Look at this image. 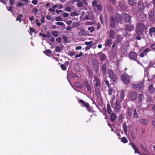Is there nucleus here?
I'll return each mask as SVG.
<instances>
[{"label":"nucleus","mask_w":155,"mask_h":155,"mask_svg":"<svg viewBox=\"0 0 155 155\" xmlns=\"http://www.w3.org/2000/svg\"><path fill=\"white\" fill-rule=\"evenodd\" d=\"M131 20V16L128 14L123 13L121 16L117 14L111 17L110 20V25L113 28L117 27L119 23L124 26L125 23L130 22Z\"/></svg>","instance_id":"1"},{"label":"nucleus","mask_w":155,"mask_h":155,"mask_svg":"<svg viewBox=\"0 0 155 155\" xmlns=\"http://www.w3.org/2000/svg\"><path fill=\"white\" fill-rule=\"evenodd\" d=\"M132 76L127 75V74H123L121 76V79L123 83L125 84H128L130 82Z\"/></svg>","instance_id":"2"},{"label":"nucleus","mask_w":155,"mask_h":155,"mask_svg":"<svg viewBox=\"0 0 155 155\" xmlns=\"http://www.w3.org/2000/svg\"><path fill=\"white\" fill-rule=\"evenodd\" d=\"M138 25L137 29L136 32L138 35H141L142 34L143 31L144 26L141 23H137Z\"/></svg>","instance_id":"3"},{"label":"nucleus","mask_w":155,"mask_h":155,"mask_svg":"<svg viewBox=\"0 0 155 155\" xmlns=\"http://www.w3.org/2000/svg\"><path fill=\"white\" fill-rule=\"evenodd\" d=\"M143 87V84L141 81L135 82L133 83V88L138 90L141 88Z\"/></svg>","instance_id":"4"},{"label":"nucleus","mask_w":155,"mask_h":155,"mask_svg":"<svg viewBox=\"0 0 155 155\" xmlns=\"http://www.w3.org/2000/svg\"><path fill=\"white\" fill-rule=\"evenodd\" d=\"M146 15L144 13H142L137 17V23L143 22L146 19Z\"/></svg>","instance_id":"5"},{"label":"nucleus","mask_w":155,"mask_h":155,"mask_svg":"<svg viewBox=\"0 0 155 155\" xmlns=\"http://www.w3.org/2000/svg\"><path fill=\"white\" fill-rule=\"evenodd\" d=\"M108 74L113 81H115L116 80V76L115 73L111 70H109L107 72Z\"/></svg>","instance_id":"6"},{"label":"nucleus","mask_w":155,"mask_h":155,"mask_svg":"<svg viewBox=\"0 0 155 155\" xmlns=\"http://www.w3.org/2000/svg\"><path fill=\"white\" fill-rule=\"evenodd\" d=\"M138 8L140 12H143L145 7V4L142 1L139 2L138 5Z\"/></svg>","instance_id":"7"},{"label":"nucleus","mask_w":155,"mask_h":155,"mask_svg":"<svg viewBox=\"0 0 155 155\" xmlns=\"http://www.w3.org/2000/svg\"><path fill=\"white\" fill-rule=\"evenodd\" d=\"M107 68V66L106 63L103 64L101 66V68L100 69L101 73L102 72V74L104 75H105Z\"/></svg>","instance_id":"8"},{"label":"nucleus","mask_w":155,"mask_h":155,"mask_svg":"<svg viewBox=\"0 0 155 155\" xmlns=\"http://www.w3.org/2000/svg\"><path fill=\"white\" fill-rule=\"evenodd\" d=\"M94 86L95 87H98L101 85V80L96 76L94 77Z\"/></svg>","instance_id":"9"},{"label":"nucleus","mask_w":155,"mask_h":155,"mask_svg":"<svg viewBox=\"0 0 155 155\" xmlns=\"http://www.w3.org/2000/svg\"><path fill=\"white\" fill-rule=\"evenodd\" d=\"M137 94L135 91L132 92L129 95V98L130 100H135L137 97Z\"/></svg>","instance_id":"10"},{"label":"nucleus","mask_w":155,"mask_h":155,"mask_svg":"<svg viewBox=\"0 0 155 155\" xmlns=\"http://www.w3.org/2000/svg\"><path fill=\"white\" fill-rule=\"evenodd\" d=\"M98 54H99V57L101 61H103L106 59L107 56L105 54H103L101 52L98 53Z\"/></svg>","instance_id":"11"},{"label":"nucleus","mask_w":155,"mask_h":155,"mask_svg":"<svg viewBox=\"0 0 155 155\" xmlns=\"http://www.w3.org/2000/svg\"><path fill=\"white\" fill-rule=\"evenodd\" d=\"M92 43V41H91L90 42H85V44L87 45V46L85 48V50L86 51H87L89 50L91 48L92 45H91Z\"/></svg>","instance_id":"12"},{"label":"nucleus","mask_w":155,"mask_h":155,"mask_svg":"<svg viewBox=\"0 0 155 155\" xmlns=\"http://www.w3.org/2000/svg\"><path fill=\"white\" fill-rule=\"evenodd\" d=\"M129 57L130 59L135 60L137 58L136 54L134 52H131L129 54Z\"/></svg>","instance_id":"13"},{"label":"nucleus","mask_w":155,"mask_h":155,"mask_svg":"<svg viewBox=\"0 0 155 155\" xmlns=\"http://www.w3.org/2000/svg\"><path fill=\"white\" fill-rule=\"evenodd\" d=\"M125 29L129 31H131L134 30V26L130 24H128L125 26Z\"/></svg>","instance_id":"14"},{"label":"nucleus","mask_w":155,"mask_h":155,"mask_svg":"<svg viewBox=\"0 0 155 155\" xmlns=\"http://www.w3.org/2000/svg\"><path fill=\"white\" fill-rule=\"evenodd\" d=\"M149 18L150 20L152 22H153L154 20V13L152 12L149 13Z\"/></svg>","instance_id":"15"},{"label":"nucleus","mask_w":155,"mask_h":155,"mask_svg":"<svg viewBox=\"0 0 155 155\" xmlns=\"http://www.w3.org/2000/svg\"><path fill=\"white\" fill-rule=\"evenodd\" d=\"M139 121L141 124L145 125H147L148 123V120L147 119L143 118H142L140 119Z\"/></svg>","instance_id":"16"},{"label":"nucleus","mask_w":155,"mask_h":155,"mask_svg":"<svg viewBox=\"0 0 155 155\" xmlns=\"http://www.w3.org/2000/svg\"><path fill=\"white\" fill-rule=\"evenodd\" d=\"M149 35L152 36L153 34H154L155 33V28L154 27H152L149 29Z\"/></svg>","instance_id":"17"},{"label":"nucleus","mask_w":155,"mask_h":155,"mask_svg":"<svg viewBox=\"0 0 155 155\" xmlns=\"http://www.w3.org/2000/svg\"><path fill=\"white\" fill-rule=\"evenodd\" d=\"M117 117V115L116 114L112 113L110 116V119L111 122H113L116 119Z\"/></svg>","instance_id":"18"},{"label":"nucleus","mask_w":155,"mask_h":155,"mask_svg":"<svg viewBox=\"0 0 155 155\" xmlns=\"http://www.w3.org/2000/svg\"><path fill=\"white\" fill-rule=\"evenodd\" d=\"M115 35V32L113 30L110 31L109 33V35L110 37L112 39L114 38V37Z\"/></svg>","instance_id":"19"},{"label":"nucleus","mask_w":155,"mask_h":155,"mask_svg":"<svg viewBox=\"0 0 155 155\" xmlns=\"http://www.w3.org/2000/svg\"><path fill=\"white\" fill-rule=\"evenodd\" d=\"M133 117L135 118H138L139 115L138 111H137V110L135 109L133 111Z\"/></svg>","instance_id":"20"},{"label":"nucleus","mask_w":155,"mask_h":155,"mask_svg":"<svg viewBox=\"0 0 155 155\" xmlns=\"http://www.w3.org/2000/svg\"><path fill=\"white\" fill-rule=\"evenodd\" d=\"M119 6L122 9H125L126 8L125 3L123 2H120L119 3Z\"/></svg>","instance_id":"21"},{"label":"nucleus","mask_w":155,"mask_h":155,"mask_svg":"<svg viewBox=\"0 0 155 155\" xmlns=\"http://www.w3.org/2000/svg\"><path fill=\"white\" fill-rule=\"evenodd\" d=\"M112 40L110 39H107L105 42L104 45L106 46H109L111 45Z\"/></svg>","instance_id":"22"},{"label":"nucleus","mask_w":155,"mask_h":155,"mask_svg":"<svg viewBox=\"0 0 155 155\" xmlns=\"http://www.w3.org/2000/svg\"><path fill=\"white\" fill-rule=\"evenodd\" d=\"M124 92L123 91H121L120 92V100L121 102L124 99Z\"/></svg>","instance_id":"23"},{"label":"nucleus","mask_w":155,"mask_h":155,"mask_svg":"<svg viewBox=\"0 0 155 155\" xmlns=\"http://www.w3.org/2000/svg\"><path fill=\"white\" fill-rule=\"evenodd\" d=\"M95 91L96 94V95L97 96H100L101 91L97 87H96L95 89Z\"/></svg>","instance_id":"24"},{"label":"nucleus","mask_w":155,"mask_h":155,"mask_svg":"<svg viewBox=\"0 0 155 155\" xmlns=\"http://www.w3.org/2000/svg\"><path fill=\"white\" fill-rule=\"evenodd\" d=\"M149 91L151 93H154L155 91V89L152 85H150L149 86Z\"/></svg>","instance_id":"25"},{"label":"nucleus","mask_w":155,"mask_h":155,"mask_svg":"<svg viewBox=\"0 0 155 155\" xmlns=\"http://www.w3.org/2000/svg\"><path fill=\"white\" fill-rule=\"evenodd\" d=\"M91 64L93 65H96L98 64L97 61L95 59H92L91 60Z\"/></svg>","instance_id":"26"},{"label":"nucleus","mask_w":155,"mask_h":155,"mask_svg":"<svg viewBox=\"0 0 155 155\" xmlns=\"http://www.w3.org/2000/svg\"><path fill=\"white\" fill-rule=\"evenodd\" d=\"M85 85L86 87V88L87 91H91V88L88 83L87 82H85Z\"/></svg>","instance_id":"27"},{"label":"nucleus","mask_w":155,"mask_h":155,"mask_svg":"<svg viewBox=\"0 0 155 155\" xmlns=\"http://www.w3.org/2000/svg\"><path fill=\"white\" fill-rule=\"evenodd\" d=\"M128 2L130 5L133 6L135 5L136 1V0H128Z\"/></svg>","instance_id":"28"},{"label":"nucleus","mask_w":155,"mask_h":155,"mask_svg":"<svg viewBox=\"0 0 155 155\" xmlns=\"http://www.w3.org/2000/svg\"><path fill=\"white\" fill-rule=\"evenodd\" d=\"M123 39V37L120 35H118L116 38V41L118 43L120 42Z\"/></svg>","instance_id":"29"},{"label":"nucleus","mask_w":155,"mask_h":155,"mask_svg":"<svg viewBox=\"0 0 155 155\" xmlns=\"http://www.w3.org/2000/svg\"><path fill=\"white\" fill-rule=\"evenodd\" d=\"M56 25H61L64 27V29L65 28V26L64 24L62 22H58L55 23Z\"/></svg>","instance_id":"30"},{"label":"nucleus","mask_w":155,"mask_h":155,"mask_svg":"<svg viewBox=\"0 0 155 155\" xmlns=\"http://www.w3.org/2000/svg\"><path fill=\"white\" fill-rule=\"evenodd\" d=\"M83 105H84L85 107L87 108V110L89 111H91V110L90 109L89 107L90 105L89 104L87 103H86L85 102L84 103Z\"/></svg>","instance_id":"31"},{"label":"nucleus","mask_w":155,"mask_h":155,"mask_svg":"<svg viewBox=\"0 0 155 155\" xmlns=\"http://www.w3.org/2000/svg\"><path fill=\"white\" fill-rule=\"evenodd\" d=\"M58 31H54L51 32V34L53 36L57 37L58 36Z\"/></svg>","instance_id":"32"},{"label":"nucleus","mask_w":155,"mask_h":155,"mask_svg":"<svg viewBox=\"0 0 155 155\" xmlns=\"http://www.w3.org/2000/svg\"><path fill=\"white\" fill-rule=\"evenodd\" d=\"M107 113L110 114L112 110L110 108V105L109 104H108L107 106Z\"/></svg>","instance_id":"33"},{"label":"nucleus","mask_w":155,"mask_h":155,"mask_svg":"<svg viewBox=\"0 0 155 155\" xmlns=\"http://www.w3.org/2000/svg\"><path fill=\"white\" fill-rule=\"evenodd\" d=\"M133 111L132 109L131 108L128 109L127 111V114L129 116H131L132 115V112H133Z\"/></svg>","instance_id":"34"},{"label":"nucleus","mask_w":155,"mask_h":155,"mask_svg":"<svg viewBox=\"0 0 155 155\" xmlns=\"http://www.w3.org/2000/svg\"><path fill=\"white\" fill-rule=\"evenodd\" d=\"M75 85L76 87L78 88H81L82 86V84L78 82H76L75 83Z\"/></svg>","instance_id":"35"},{"label":"nucleus","mask_w":155,"mask_h":155,"mask_svg":"<svg viewBox=\"0 0 155 155\" xmlns=\"http://www.w3.org/2000/svg\"><path fill=\"white\" fill-rule=\"evenodd\" d=\"M88 30L91 33H92L95 31V28L93 26L89 27L88 28Z\"/></svg>","instance_id":"36"},{"label":"nucleus","mask_w":155,"mask_h":155,"mask_svg":"<svg viewBox=\"0 0 155 155\" xmlns=\"http://www.w3.org/2000/svg\"><path fill=\"white\" fill-rule=\"evenodd\" d=\"M123 128L124 132L125 133H127V128L126 124L125 123L123 125Z\"/></svg>","instance_id":"37"},{"label":"nucleus","mask_w":155,"mask_h":155,"mask_svg":"<svg viewBox=\"0 0 155 155\" xmlns=\"http://www.w3.org/2000/svg\"><path fill=\"white\" fill-rule=\"evenodd\" d=\"M121 141L124 143H126L127 142V140L125 137H123L121 138Z\"/></svg>","instance_id":"38"},{"label":"nucleus","mask_w":155,"mask_h":155,"mask_svg":"<svg viewBox=\"0 0 155 155\" xmlns=\"http://www.w3.org/2000/svg\"><path fill=\"white\" fill-rule=\"evenodd\" d=\"M120 108V105H115V110L116 112H118Z\"/></svg>","instance_id":"39"},{"label":"nucleus","mask_w":155,"mask_h":155,"mask_svg":"<svg viewBox=\"0 0 155 155\" xmlns=\"http://www.w3.org/2000/svg\"><path fill=\"white\" fill-rule=\"evenodd\" d=\"M109 90L108 91V94L109 95H112L113 93V90L112 88H110H110H109Z\"/></svg>","instance_id":"40"},{"label":"nucleus","mask_w":155,"mask_h":155,"mask_svg":"<svg viewBox=\"0 0 155 155\" xmlns=\"http://www.w3.org/2000/svg\"><path fill=\"white\" fill-rule=\"evenodd\" d=\"M143 96L142 94H139L138 96L139 101L141 102L142 101V99L143 98Z\"/></svg>","instance_id":"41"},{"label":"nucleus","mask_w":155,"mask_h":155,"mask_svg":"<svg viewBox=\"0 0 155 155\" xmlns=\"http://www.w3.org/2000/svg\"><path fill=\"white\" fill-rule=\"evenodd\" d=\"M140 146H141V148L144 152L147 153H149L148 151L147 150L146 147H144L141 145H140Z\"/></svg>","instance_id":"42"},{"label":"nucleus","mask_w":155,"mask_h":155,"mask_svg":"<svg viewBox=\"0 0 155 155\" xmlns=\"http://www.w3.org/2000/svg\"><path fill=\"white\" fill-rule=\"evenodd\" d=\"M97 9L99 11H101L103 10V8L100 5H97Z\"/></svg>","instance_id":"43"},{"label":"nucleus","mask_w":155,"mask_h":155,"mask_svg":"<svg viewBox=\"0 0 155 155\" xmlns=\"http://www.w3.org/2000/svg\"><path fill=\"white\" fill-rule=\"evenodd\" d=\"M61 48L59 46H56L55 48V51L57 52H60L61 50Z\"/></svg>","instance_id":"44"},{"label":"nucleus","mask_w":155,"mask_h":155,"mask_svg":"<svg viewBox=\"0 0 155 155\" xmlns=\"http://www.w3.org/2000/svg\"><path fill=\"white\" fill-rule=\"evenodd\" d=\"M104 82L108 86V88H110V85L109 84V82L108 80H107L106 79H105L104 80Z\"/></svg>","instance_id":"45"},{"label":"nucleus","mask_w":155,"mask_h":155,"mask_svg":"<svg viewBox=\"0 0 155 155\" xmlns=\"http://www.w3.org/2000/svg\"><path fill=\"white\" fill-rule=\"evenodd\" d=\"M55 20L57 21H62V18L60 16H58L56 17Z\"/></svg>","instance_id":"46"},{"label":"nucleus","mask_w":155,"mask_h":155,"mask_svg":"<svg viewBox=\"0 0 155 155\" xmlns=\"http://www.w3.org/2000/svg\"><path fill=\"white\" fill-rule=\"evenodd\" d=\"M16 2V0H9V2L12 6Z\"/></svg>","instance_id":"47"},{"label":"nucleus","mask_w":155,"mask_h":155,"mask_svg":"<svg viewBox=\"0 0 155 155\" xmlns=\"http://www.w3.org/2000/svg\"><path fill=\"white\" fill-rule=\"evenodd\" d=\"M150 47L152 49L155 50V42L151 44L150 45Z\"/></svg>","instance_id":"48"},{"label":"nucleus","mask_w":155,"mask_h":155,"mask_svg":"<svg viewBox=\"0 0 155 155\" xmlns=\"http://www.w3.org/2000/svg\"><path fill=\"white\" fill-rule=\"evenodd\" d=\"M129 145L131 144L132 145V147L133 148L134 150H135V149H137V147H136V146L134 144V143H129Z\"/></svg>","instance_id":"49"},{"label":"nucleus","mask_w":155,"mask_h":155,"mask_svg":"<svg viewBox=\"0 0 155 155\" xmlns=\"http://www.w3.org/2000/svg\"><path fill=\"white\" fill-rule=\"evenodd\" d=\"M92 3L93 6H97V1L96 0H94L93 1V2H92Z\"/></svg>","instance_id":"50"},{"label":"nucleus","mask_w":155,"mask_h":155,"mask_svg":"<svg viewBox=\"0 0 155 155\" xmlns=\"http://www.w3.org/2000/svg\"><path fill=\"white\" fill-rule=\"evenodd\" d=\"M83 54V53L82 52H81L79 54L76 55L75 57V58L80 57Z\"/></svg>","instance_id":"51"},{"label":"nucleus","mask_w":155,"mask_h":155,"mask_svg":"<svg viewBox=\"0 0 155 155\" xmlns=\"http://www.w3.org/2000/svg\"><path fill=\"white\" fill-rule=\"evenodd\" d=\"M77 5L79 7H82L83 6V4L82 2H80V1L79 2L77 3Z\"/></svg>","instance_id":"52"},{"label":"nucleus","mask_w":155,"mask_h":155,"mask_svg":"<svg viewBox=\"0 0 155 155\" xmlns=\"http://www.w3.org/2000/svg\"><path fill=\"white\" fill-rule=\"evenodd\" d=\"M150 51V49L149 48H147L144 50L143 52L145 54H147L148 52Z\"/></svg>","instance_id":"53"},{"label":"nucleus","mask_w":155,"mask_h":155,"mask_svg":"<svg viewBox=\"0 0 155 155\" xmlns=\"http://www.w3.org/2000/svg\"><path fill=\"white\" fill-rule=\"evenodd\" d=\"M71 16H75L78 15V14L76 12H73L71 13Z\"/></svg>","instance_id":"54"},{"label":"nucleus","mask_w":155,"mask_h":155,"mask_svg":"<svg viewBox=\"0 0 155 155\" xmlns=\"http://www.w3.org/2000/svg\"><path fill=\"white\" fill-rule=\"evenodd\" d=\"M25 5L20 2H19L17 5V7H19L21 6H24Z\"/></svg>","instance_id":"55"},{"label":"nucleus","mask_w":155,"mask_h":155,"mask_svg":"<svg viewBox=\"0 0 155 155\" xmlns=\"http://www.w3.org/2000/svg\"><path fill=\"white\" fill-rule=\"evenodd\" d=\"M122 52L126 55H127V51L126 49H123L122 51Z\"/></svg>","instance_id":"56"},{"label":"nucleus","mask_w":155,"mask_h":155,"mask_svg":"<svg viewBox=\"0 0 155 155\" xmlns=\"http://www.w3.org/2000/svg\"><path fill=\"white\" fill-rule=\"evenodd\" d=\"M66 23L69 25H71L72 23V21L71 20H67L66 22H65Z\"/></svg>","instance_id":"57"},{"label":"nucleus","mask_w":155,"mask_h":155,"mask_svg":"<svg viewBox=\"0 0 155 155\" xmlns=\"http://www.w3.org/2000/svg\"><path fill=\"white\" fill-rule=\"evenodd\" d=\"M39 35L41 36L42 37L44 38H46L47 37V35L45 34H42L41 33H39Z\"/></svg>","instance_id":"58"},{"label":"nucleus","mask_w":155,"mask_h":155,"mask_svg":"<svg viewBox=\"0 0 155 155\" xmlns=\"http://www.w3.org/2000/svg\"><path fill=\"white\" fill-rule=\"evenodd\" d=\"M6 6L7 10H8V11H10L11 12H12V9L13 8V7L12 6H10L9 7V8H8V7L7 6V5H6Z\"/></svg>","instance_id":"59"},{"label":"nucleus","mask_w":155,"mask_h":155,"mask_svg":"<svg viewBox=\"0 0 155 155\" xmlns=\"http://www.w3.org/2000/svg\"><path fill=\"white\" fill-rule=\"evenodd\" d=\"M46 19L49 20H51L52 19V17L51 15H47L46 16Z\"/></svg>","instance_id":"60"},{"label":"nucleus","mask_w":155,"mask_h":155,"mask_svg":"<svg viewBox=\"0 0 155 155\" xmlns=\"http://www.w3.org/2000/svg\"><path fill=\"white\" fill-rule=\"evenodd\" d=\"M38 11V9L37 8H34L33 9L32 12H34L36 15L37 14Z\"/></svg>","instance_id":"61"},{"label":"nucleus","mask_w":155,"mask_h":155,"mask_svg":"<svg viewBox=\"0 0 155 155\" xmlns=\"http://www.w3.org/2000/svg\"><path fill=\"white\" fill-rule=\"evenodd\" d=\"M61 38L60 37H58L56 39V41L59 43L61 42Z\"/></svg>","instance_id":"62"},{"label":"nucleus","mask_w":155,"mask_h":155,"mask_svg":"<svg viewBox=\"0 0 155 155\" xmlns=\"http://www.w3.org/2000/svg\"><path fill=\"white\" fill-rule=\"evenodd\" d=\"M71 8L70 7H67L65 9V11L69 12L71 11Z\"/></svg>","instance_id":"63"},{"label":"nucleus","mask_w":155,"mask_h":155,"mask_svg":"<svg viewBox=\"0 0 155 155\" xmlns=\"http://www.w3.org/2000/svg\"><path fill=\"white\" fill-rule=\"evenodd\" d=\"M61 68L62 69L64 70H65L66 69V66H64L63 64H61Z\"/></svg>","instance_id":"64"}]
</instances>
